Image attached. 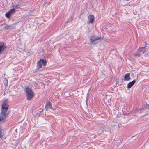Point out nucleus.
Wrapping results in <instances>:
<instances>
[{
	"label": "nucleus",
	"mask_w": 149,
	"mask_h": 149,
	"mask_svg": "<svg viewBox=\"0 0 149 149\" xmlns=\"http://www.w3.org/2000/svg\"><path fill=\"white\" fill-rule=\"evenodd\" d=\"M40 61L43 66H46V65L47 61L45 60L41 59L40 60Z\"/></svg>",
	"instance_id": "f8f14e48"
},
{
	"label": "nucleus",
	"mask_w": 149,
	"mask_h": 149,
	"mask_svg": "<svg viewBox=\"0 0 149 149\" xmlns=\"http://www.w3.org/2000/svg\"><path fill=\"white\" fill-rule=\"evenodd\" d=\"M8 107L9 105L8 104L7 101H4L2 103L1 112L6 113L8 109Z\"/></svg>",
	"instance_id": "7ed1b4c3"
},
{
	"label": "nucleus",
	"mask_w": 149,
	"mask_h": 149,
	"mask_svg": "<svg viewBox=\"0 0 149 149\" xmlns=\"http://www.w3.org/2000/svg\"><path fill=\"white\" fill-rule=\"evenodd\" d=\"M4 135L3 130L2 129L0 128V138L2 139V137Z\"/></svg>",
	"instance_id": "ddd939ff"
},
{
	"label": "nucleus",
	"mask_w": 149,
	"mask_h": 149,
	"mask_svg": "<svg viewBox=\"0 0 149 149\" xmlns=\"http://www.w3.org/2000/svg\"><path fill=\"white\" fill-rule=\"evenodd\" d=\"M19 4H18V5H16V4H13L12 5V7H13L15 8H19Z\"/></svg>",
	"instance_id": "f3484780"
},
{
	"label": "nucleus",
	"mask_w": 149,
	"mask_h": 149,
	"mask_svg": "<svg viewBox=\"0 0 149 149\" xmlns=\"http://www.w3.org/2000/svg\"><path fill=\"white\" fill-rule=\"evenodd\" d=\"M145 109V108H141V109H139V110H140V111H142V110H144Z\"/></svg>",
	"instance_id": "a211bd4d"
},
{
	"label": "nucleus",
	"mask_w": 149,
	"mask_h": 149,
	"mask_svg": "<svg viewBox=\"0 0 149 149\" xmlns=\"http://www.w3.org/2000/svg\"><path fill=\"white\" fill-rule=\"evenodd\" d=\"M101 37H97L95 36H91L90 38V40L91 42L94 44H96L95 42L99 40H100Z\"/></svg>",
	"instance_id": "20e7f679"
},
{
	"label": "nucleus",
	"mask_w": 149,
	"mask_h": 149,
	"mask_svg": "<svg viewBox=\"0 0 149 149\" xmlns=\"http://www.w3.org/2000/svg\"><path fill=\"white\" fill-rule=\"evenodd\" d=\"M147 47L146 46H145L143 47H142L139 48L137 52L135 54V56L136 57H139L141 56V54H143L145 52V51L143 49Z\"/></svg>",
	"instance_id": "f03ea898"
},
{
	"label": "nucleus",
	"mask_w": 149,
	"mask_h": 149,
	"mask_svg": "<svg viewBox=\"0 0 149 149\" xmlns=\"http://www.w3.org/2000/svg\"><path fill=\"white\" fill-rule=\"evenodd\" d=\"M9 12L11 14H12L15 13V8H12L10 9L9 11Z\"/></svg>",
	"instance_id": "dca6fc26"
},
{
	"label": "nucleus",
	"mask_w": 149,
	"mask_h": 149,
	"mask_svg": "<svg viewBox=\"0 0 149 149\" xmlns=\"http://www.w3.org/2000/svg\"><path fill=\"white\" fill-rule=\"evenodd\" d=\"M37 65L39 68H41L42 67V64L40 61H38L37 63Z\"/></svg>",
	"instance_id": "4468645a"
},
{
	"label": "nucleus",
	"mask_w": 149,
	"mask_h": 149,
	"mask_svg": "<svg viewBox=\"0 0 149 149\" xmlns=\"http://www.w3.org/2000/svg\"><path fill=\"white\" fill-rule=\"evenodd\" d=\"M4 29L5 30H7L8 29H15L14 26L11 25H9L8 24H6L4 26Z\"/></svg>",
	"instance_id": "9b49d317"
},
{
	"label": "nucleus",
	"mask_w": 149,
	"mask_h": 149,
	"mask_svg": "<svg viewBox=\"0 0 149 149\" xmlns=\"http://www.w3.org/2000/svg\"><path fill=\"white\" fill-rule=\"evenodd\" d=\"M6 117V113L1 112L0 113V122L3 120Z\"/></svg>",
	"instance_id": "0eeeda50"
},
{
	"label": "nucleus",
	"mask_w": 149,
	"mask_h": 149,
	"mask_svg": "<svg viewBox=\"0 0 149 149\" xmlns=\"http://www.w3.org/2000/svg\"><path fill=\"white\" fill-rule=\"evenodd\" d=\"M26 95V98L28 100H32L34 96L33 92L32 90L29 87H27L25 90Z\"/></svg>",
	"instance_id": "f257e3e1"
},
{
	"label": "nucleus",
	"mask_w": 149,
	"mask_h": 149,
	"mask_svg": "<svg viewBox=\"0 0 149 149\" xmlns=\"http://www.w3.org/2000/svg\"><path fill=\"white\" fill-rule=\"evenodd\" d=\"M130 74L128 73L126 74L124 77V80L126 81H128L131 78L130 77Z\"/></svg>",
	"instance_id": "1a4fd4ad"
},
{
	"label": "nucleus",
	"mask_w": 149,
	"mask_h": 149,
	"mask_svg": "<svg viewBox=\"0 0 149 149\" xmlns=\"http://www.w3.org/2000/svg\"><path fill=\"white\" fill-rule=\"evenodd\" d=\"M6 17L8 18H9L10 17V15L11 14L10 13V12L8 11L7 13L6 14Z\"/></svg>",
	"instance_id": "2eb2a0df"
},
{
	"label": "nucleus",
	"mask_w": 149,
	"mask_h": 149,
	"mask_svg": "<svg viewBox=\"0 0 149 149\" xmlns=\"http://www.w3.org/2000/svg\"><path fill=\"white\" fill-rule=\"evenodd\" d=\"M144 44H145V46H146V43L144 42V43H143V45Z\"/></svg>",
	"instance_id": "6ab92c4d"
},
{
	"label": "nucleus",
	"mask_w": 149,
	"mask_h": 149,
	"mask_svg": "<svg viewBox=\"0 0 149 149\" xmlns=\"http://www.w3.org/2000/svg\"><path fill=\"white\" fill-rule=\"evenodd\" d=\"M6 48V45L3 42H0V54Z\"/></svg>",
	"instance_id": "39448f33"
},
{
	"label": "nucleus",
	"mask_w": 149,
	"mask_h": 149,
	"mask_svg": "<svg viewBox=\"0 0 149 149\" xmlns=\"http://www.w3.org/2000/svg\"><path fill=\"white\" fill-rule=\"evenodd\" d=\"M134 137V136H133L132 137V138H133V137Z\"/></svg>",
	"instance_id": "aec40b11"
},
{
	"label": "nucleus",
	"mask_w": 149,
	"mask_h": 149,
	"mask_svg": "<svg viewBox=\"0 0 149 149\" xmlns=\"http://www.w3.org/2000/svg\"><path fill=\"white\" fill-rule=\"evenodd\" d=\"M45 108L47 111L48 109H52L54 110V109L52 107L51 104L50 102H46L45 105Z\"/></svg>",
	"instance_id": "423d86ee"
},
{
	"label": "nucleus",
	"mask_w": 149,
	"mask_h": 149,
	"mask_svg": "<svg viewBox=\"0 0 149 149\" xmlns=\"http://www.w3.org/2000/svg\"><path fill=\"white\" fill-rule=\"evenodd\" d=\"M136 82V80H134L130 82L128 84L127 88L128 89L130 88Z\"/></svg>",
	"instance_id": "9d476101"
},
{
	"label": "nucleus",
	"mask_w": 149,
	"mask_h": 149,
	"mask_svg": "<svg viewBox=\"0 0 149 149\" xmlns=\"http://www.w3.org/2000/svg\"><path fill=\"white\" fill-rule=\"evenodd\" d=\"M88 19L89 20L88 23H92L95 19L94 16L93 15H90L88 17Z\"/></svg>",
	"instance_id": "6e6552de"
}]
</instances>
